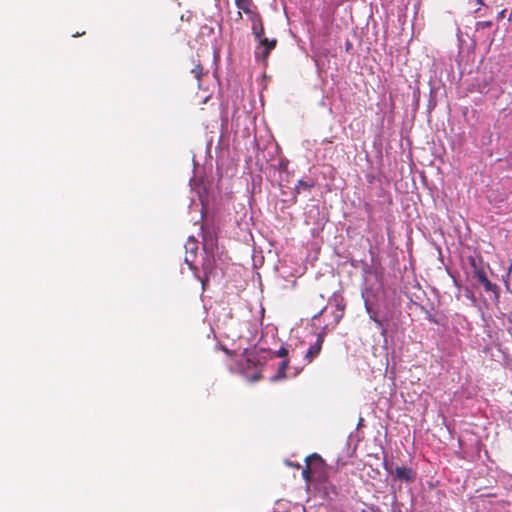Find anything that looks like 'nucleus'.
Wrapping results in <instances>:
<instances>
[{"instance_id":"obj_1","label":"nucleus","mask_w":512,"mask_h":512,"mask_svg":"<svg viewBox=\"0 0 512 512\" xmlns=\"http://www.w3.org/2000/svg\"><path fill=\"white\" fill-rule=\"evenodd\" d=\"M307 460L311 462L315 481L326 482L328 480V474L326 470V463L323 458L319 454L313 453L307 456Z\"/></svg>"},{"instance_id":"obj_2","label":"nucleus","mask_w":512,"mask_h":512,"mask_svg":"<svg viewBox=\"0 0 512 512\" xmlns=\"http://www.w3.org/2000/svg\"><path fill=\"white\" fill-rule=\"evenodd\" d=\"M243 13L247 15L251 22V30L254 36H261V34L265 33L262 17L255 5L244 9Z\"/></svg>"},{"instance_id":"obj_3","label":"nucleus","mask_w":512,"mask_h":512,"mask_svg":"<svg viewBox=\"0 0 512 512\" xmlns=\"http://www.w3.org/2000/svg\"><path fill=\"white\" fill-rule=\"evenodd\" d=\"M395 478L401 482L411 483L416 479V472L409 467L397 466L393 472Z\"/></svg>"},{"instance_id":"obj_4","label":"nucleus","mask_w":512,"mask_h":512,"mask_svg":"<svg viewBox=\"0 0 512 512\" xmlns=\"http://www.w3.org/2000/svg\"><path fill=\"white\" fill-rule=\"evenodd\" d=\"M324 335L323 332L318 333L315 343L308 348L305 354V359L308 363L312 362L320 354L324 342Z\"/></svg>"},{"instance_id":"obj_5","label":"nucleus","mask_w":512,"mask_h":512,"mask_svg":"<svg viewBox=\"0 0 512 512\" xmlns=\"http://www.w3.org/2000/svg\"><path fill=\"white\" fill-rule=\"evenodd\" d=\"M476 278L486 291H496L497 285L492 283L483 270H476Z\"/></svg>"},{"instance_id":"obj_6","label":"nucleus","mask_w":512,"mask_h":512,"mask_svg":"<svg viewBox=\"0 0 512 512\" xmlns=\"http://www.w3.org/2000/svg\"><path fill=\"white\" fill-rule=\"evenodd\" d=\"M213 272V261L210 260V259H207L204 263H203V273H204V277L203 278H200V281L202 283V287H203V290L205 289L206 287V284L208 283L209 281V277L210 275L212 274Z\"/></svg>"},{"instance_id":"obj_7","label":"nucleus","mask_w":512,"mask_h":512,"mask_svg":"<svg viewBox=\"0 0 512 512\" xmlns=\"http://www.w3.org/2000/svg\"><path fill=\"white\" fill-rule=\"evenodd\" d=\"M270 52L271 50L258 44L254 52L255 58L266 66Z\"/></svg>"},{"instance_id":"obj_8","label":"nucleus","mask_w":512,"mask_h":512,"mask_svg":"<svg viewBox=\"0 0 512 512\" xmlns=\"http://www.w3.org/2000/svg\"><path fill=\"white\" fill-rule=\"evenodd\" d=\"M254 37L258 41L259 45L266 47L267 49H269L271 51L276 47V44H277L276 39L269 40L268 38H266L264 36V34H261V36H254Z\"/></svg>"},{"instance_id":"obj_9","label":"nucleus","mask_w":512,"mask_h":512,"mask_svg":"<svg viewBox=\"0 0 512 512\" xmlns=\"http://www.w3.org/2000/svg\"><path fill=\"white\" fill-rule=\"evenodd\" d=\"M302 477L307 483L315 481L313 471L311 468V462L307 460V457L305 458V467L302 470Z\"/></svg>"},{"instance_id":"obj_10","label":"nucleus","mask_w":512,"mask_h":512,"mask_svg":"<svg viewBox=\"0 0 512 512\" xmlns=\"http://www.w3.org/2000/svg\"><path fill=\"white\" fill-rule=\"evenodd\" d=\"M288 365H289V361L288 360H283L280 364H279V367H278V372L275 376L272 377V380L275 381V380H280V379H284L286 377V370L288 368Z\"/></svg>"},{"instance_id":"obj_11","label":"nucleus","mask_w":512,"mask_h":512,"mask_svg":"<svg viewBox=\"0 0 512 512\" xmlns=\"http://www.w3.org/2000/svg\"><path fill=\"white\" fill-rule=\"evenodd\" d=\"M235 5L239 10L244 11V9H248L253 6V0H235Z\"/></svg>"},{"instance_id":"obj_12","label":"nucleus","mask_w":512,"mask_h":512,"mask_svg":"<svg viewBox=\"0 0 512 512\" xmlns=\"http://www.w3.org/2000/svg\"><path fill=\"white\" fill-rule=\"evenodd\" d=\"M191 73L194 75V77L200 81L202 73H203V67L200 63H196L194 67L191 69Z\"/></svg>"},{"instance_id":"obj_13","label":"nucleus","mask_w":512,"mask_h":512,"mask_svg":"<svg viewBox=\"0 0 512 512\" xmlns=\"http://www.w3.org/2000/svg\"><path fill=\"white\" fill-rule=\"evenodd\" d=\"M313 186V184H309L303 180H299L298 183L296 184V187H295V190L297 193H300L301 190H308L310 189L311 187Z\"/></svg>"},{"instance_id":"obj_14","label":"nucleus","mask_w":512,"mask_h":512,"mask_svg":"<svg viewBox=\"0 0 512 512\" xmlns=\"http://www.w3.org/2000/svg\"><path fill=\"white\" fill-rule=\"evenodd\" d=\"M492 26V21H479L476 23V30H484Z\"/></svg>"},{"instance_id":"obj_15","label":"nucleus","mask_w":512,"mask_h":512,"mask_svg":"<svg viewBox=\"0 0 512 512\" xmlns=\"http://www.w3.org/2000/svg\"><path fill=\"white\" fill-rule=\"evenodd\" d=\"M277 357L284 358L288 355V349L285 347H281L278 351L275 352Z\"/></svg>"},{"instance_id":"obj_16","label":"nucleus","mask_w":512,"mask_h":512,"mask_svg":"<svg viewBox=\"0 0 512 512\" xmlns=\"http://www.w3.org/2000/svg\"><path fill=\"white\" fill-rule=\"evenodd\" d=\"M428 320L430 322H432V323H435V324L438 323L432 314H428Z\"/></svg>"},{"instance_id":"obj_17","label":"nucleus","mask_w":512,"mask_h":512,"mask_svg":"<svg viewBox=\"0 0 512 512\" xmlns=\"http://www.w3.org/2000/svg\"><path fill=\"white\" fill-rule=\"evenodd\" d=\"M242 12H243L242 10H239V11H238V13H237V15H236V18H237L236 20H240V19H242Z\"/></svg>"},{"instance_id":"obj_18","label":"nucleus","mask_w":512,"mask_h":512,"mask_svg":"<svg viewBox=\"0 0 512 512\" xmlns=\"http://www.w3.org/2000/svg\"><path fill=\"white\" fill-rule=\"evenodd\" d=\"M289 465H290V466H293V467H295V468H300V467H301V466H300V464H292V463H289Z\"/></svg>"},{"instance_id":"obj_19","label":"nucleus","mask_w":512,"mask_h":512,"mask_svg":"<svg viewBox=\"0 0 512 512\" xmlns=\"http://www.w3.org/2000/svg\"><path fill=\"white\" fill-rule=\"evenodd\" d=\"M504 12H505V10H502V11L499 13L498 18H502V17L504 16Z\"/></svg>"},{"instance_id":"obj_20","label":"nucleus","mask_w":512,"mask_h":512,"mask_svg":"<svg viewBox=\"0 0 512 512\" xmlns=\"http://www.w3.org/2000/svg\"><path fill=\"white\" fill-rule=\"evenodd\" d=\"M82 34H84V32L80 33V31H77V33L74 34L73 36H79V35H82Z\"/></svg>"},{"instance_id":"obj_21","label":"nucleus","mask_w":512,"mask_h":512,"mask_svg":"<svg viewBox=\"0 0 512 512\" xmlns=\"http://www.w3.org/2000/svg\"><path fill=\"white\" fill-rule=\"evenodd\" d=\"M477 3L481 4V5H484L483 1L482 0H477Z\"/></svg>"}]
</instances>
